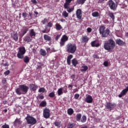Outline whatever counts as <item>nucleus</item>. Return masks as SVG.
Returning <instances> with one entry per match:
<instances>
[{
    "label": "nucleus",
    "instance_id": "54",
    "mask_svg": "<svg viewBox=\"0 0 128 128\" xmlns=\"http://www.w3.org/2000/svg\"><path fill=\"white\" fill-rule=\"evenodd\" d=\"M73 56L72 54H70L69 56H68L67 60H70L72 58Z\"/></svg>",
    "mask_w": 128,
    "mask_h": 128
},
{
    "label": "nucleus",
    "instance_id": "50",
    "mask_svg": "<svg viewBox=\"0 0 128 128\" xmlns=\"http://www.w3.org/2000/svg\"><path fill=\"white\" fill-rule=\"evenodd\" d=\"M31 2H32V4H38L36 0H31Z\"/></svg>",
    "mask_w": 128,
    "mask_h": 128
},
{
    "label": "nucleus",
    "instance_id": "12",
    "mask_svg": "<svg viewBox=\"0 0 128 128\" xmlns=\"http://www.w3.org/2000/svg\"><path fill=\"white\" fill-rule=\"evenodd\" d=\"M92 100H94V99H92V97L90 95H88L85 98V102L88 104H92Z\"/></svg>",
    "mask_w": 128,
    "mask_h": 128
},
{
    "label": "nucleus",
    "instance_id": "15",
    "mask_svg": "<svg viewBox=\"0 0 128 128\" xmlns=\"http://www.w3.org/2000/svg\"><path fill=\"white\" fill-rule=\"evenodd\" d=\"M30 90L34 92L36 90H38V86L34 84H30Z\"/></svg>",
    "mask_w": 128,
    "mask_h": 128
},
{
    "label": "nucleus",
    "instance_id": "39",
    "mask_svg": "<svg viewBox=\"0 0 128 128\" xmlns=\"http://www.w3.org/2000/svg\"><path fill=\"white\" fill-rule=\"evenodd\" d=\"M62 16H64V18H68V13L66 12V11H64L62 13Z\"/></svg>",
    "mask_w": 128,
    "mask_h": 128
},
{
    "label": "nucleus",
    "instance_id": "33",
    "mask_svg": "<svg viewBox=\"0 0 128 128\" xmlns=\"http://www.w3.org/2000/svg\"><path fill=\"white\" fill-rule=\"evenodd\" d=\"M92 16L94 18H97L98 16H100V13L98 12H95L92 13Z\"/></svg>",
    "mask_w": 128,
    "mask_h": 128
},
{
    "label": "nucleus",
    "instance_id": "51",
    "mask_svg": "<svg viewBox=\"0 0 128 128\" xmlns=\"http://www.w3.org/2000/svg\"><path fill=\"white\" fill-rule=\"evenodd\" d=\"M48 26L49 28H52V22H49L47 25Z\"/></svg>",
    "mask_w": 128,
    "mask_h": 128
},
{
    "label": "nucleus",
    "instance_id": "49",
    "mask_svg": "<svg viewBox=\"0 0 128 128\" xmlns=\"http://www.w3.org/2000/svg\"><path fill=\"white\" fill-rule=\"evenodd\" d=\"M10 70H8L4 72V74H5V76H8V74H10Z\"/></svg>",
    "mask_w": 128,
    "mask_h": 128
},
{
    "label": "nucleus",
    "instance_id": "35",
    "mask_svg": "<svg viewBox=\"0 0 128 128\" xmlns=\"http://www.w3.org/2000/svg\"><path fill=\"white\" fill-rule=\"evenodd\" d=\"M68 114L70 116H72L74 114V110L72 108H69L68 110Z\"/></svg>",
    "mask_w": 128,
    "mask_h": 128
},
{
    "label": "nucleus",
    "instance_id": "60",
    "mask_svg": "<svg viewBox=\"0 0 128 128\" xmlns=\"http://www.w3.org/2000/svg\"><path fill=\"white\" fill-rule=\"evenodd\" d=\"M44 96H39V98H40V100H44Z\"/></svg>",
    "mask_w": 128,
    "mask_h": 128
},
{
    "label": "nucleus",
    "instance_id": "41",
    "mask_svg": "<svg viewBox=\"0 0 128 128\" xmlns=\"http://www.w3.org/2000/svg\"><path fill=\"white\" fill-rule=\"evenodd\" d=\"M86 0H78V4H84Z\"/></svg>",
    "mask_w": 128,
    "mask_h": 128
},
{
    "label": "nucleus",
    "instance_id": "34",
    "mask_svg": "<svg viewBox=\"0 0 128 128\" xmlns=\"http://www.w3.org/2000/svg\"><path fill=\"white\" fill-rule=\"evenodd\" d=\"M76 120H78V122H80V118H82V114H78L76 115Z\"/></svg>",
    "mask_w": 128,
    "mask_h": 128
},
{
    "label": "nucleus",
    "instance_id": "48",
    "mask_svg": "<svg viewBox=\"0 0 128 128\" xmlns=\"http://www.w3.org/2000/svg\"><path fill=\"white\" fill-rule=\"evenodd\" d=\"M73 126H74V124H68V128H72Z\"/></svg>",
    "mask_w": 128,
    "mask_h": 128
},
{
    "label": "nucleus",
    "instance_id": "16",
    "mask_svg": "<svg viewBox=\"0 0 128 128\" xmlns=\"http://www.w3.org/2000/svg\"><path fill=\"white\" fill-rule=\"evenodd\" d=\"M16 92L17 94L19 95L22 94L23 92L20 88V86L16 90Z\"/></svg>",
    "mask_w": 128,
    "mask_h": 128
},
{
    "label": "nucleus",
    "instance_id": "1",
    "mask_svg": "<svg viewBox=\"0 0 128 128\" xmlns=\"http://www.w3.org/2000/svg\"><path fill=\"white\" fill-rule=\"evenodd\" d=\"M116 46V43L112 39H110L108 40L105 42L104 46V50L112 52Z\"/></svg>",
    "mask_w": 128,
    "mask_h": 128
},
{
    "label": "nucleus",
    "instance_id": "9",
    "mask_svg": "<svg viewBox=\"0 0 128 128\" xmlns=\"http://www.w3.org/2000/svg\"><path fill=\"white\" fill-rule=\"evenodd\" d=\"M50 109L46 108L43 111V116L44 118H48L50 116Z\"/></svg>",
    "mask_w": 128,
    "mask_h": 128
},
{
    "label": "nucleus",
    "instance_id": "46",
    "mask_svg": "<svg viewBox=\"0 0 128 128\" xmlns=\"http://www.w3.org/2000/svg\"><path fill=\"white\" fill-rule=\"evenodd\" d=\"M2 128H10V126L6 124H5L2 126Z\"/></svg>",
    "mask_w": 128,
    "mask_h": 128
},
{
    "label": "nucleus",
    "instance_id": "40",
    "mask_svg": "<svg viewBox=\"0 0 128 128\" xmlns=\"http://www.w3.org/2000/svg\"><path fill=\"white\" fill-rule=\"evenodd\" d=\"M46 101H42L40 104V106H42L43 108L46 106Z\"/></svg>",
    "mask_w": 128,
    "mask_h": 128
},
{
    "label": "nucleus",
    "instance_id": "10",
    "mask_svg": "<svg viewBox=\"0 0 128 128\" xmlns=\"http://www.w3.org/2000/svg\"><path fill=\"white\" fill-rule=\"evenodd\" d=\"M76 16L78 20H82V10L78 8L76 11Z\"/></svg>",
    "mask_w": 128,
    "mask_h": 128
},
{
    "label": "nucleus",
    "instance_id": "44",
    "mask_svg": "<svg viewBox=\"0 0 128 128\" xmlns=\"http://www.w3.org/2000/svg\"><path fill=\"white\" fill-rule=\"evenodd\" d=\"M48 22V20L46 18H44L43 20L42 21V22L43 24H46V22Z\"/></svg>",
    "mask_w": 128,
    "mask_h": 128
},
{
    "label": "nucleus",
    "instance_id": "24",
    "mask_svg": "<svg viewBox=\"0 0 128 128\" xmlns=\"http://www.w3.org/2000/svg\"><path fill=\"white\" fill-rule=\"evenodd\" d=\"M108 16H110V18L112 20H114V12H109L108 13Z\"/></svg>",
    "mask_w": 128,
    "mask_h": 128
},
{
    "label": "nucleus",
    "instance_id": "29",
    "mask_svg": "<svg viewBox=\"0 0 128 128\" xmlns=\"http://www.w3.org/2000/svg\"><path fill=\"white\" fill-rule=\"evenodd\" d=\"M40 54H41V56H46V50L44 49H40Z\"/></svg>",
    "mask_w": 128,
    "mask_h": 128
},
{
    "label": "nucleus",
    "instance_id": "57",
    "mask_svg": "<svg viewBox=\"0 0 128 128\" xmlns=\"http://www.w3.org/2000/svg\"><path fill=\"white\" fill-rule=\"evenodd\" d=\"M2 84H6V78H4L2 80Z\"/></svg>",
    "mask_w": 128,
    "mask_h": 128
},
{
    "label": "nucleus",
    "instance_id": "28",
    "mask_svg": "<svg viewBox=\"0 0 128 128\" xmlns=\"http://www.w3.org/2000/svg\"><path fill=\"white\" fill-rule=\"evenodd\" d=\"M72 62L74 66H76V64H78V62L76 58L72 60Z\"/></svg>",
    "mask_w": 128,
    "mask_h": 128
},
{
    "label": "nucleus",
    "instance_id": "22",
    "mask_svg": "<svg viewBox=\"0 0 128 128\" xmlns=\"http://www.w3.org/2000/svg\"><path fill=\"white\" fill-rule=\"evenodd\" d=\"M24 62H25V64H28L30 62V57L28 56H25L23 58Z\"/></svg>",
    "mask_w": 128,
    "mask_h": 128
},
{
    "label": "nucleus",
    "instance_id": "26",
    "mask_svg": "<svg viewBox=\"0 0 128 128\" xmlns=\"http://www.w3.org/2000/svg\"><path fill=\"white\" fill-rule=\"evenodd\" d=\"M22 121L20 119L16 118L14 122V126H16V124H22Z\"/></svg>",
    "mask_w": 128,
    "mask_h": 128
},
{
    "label": "nucleus",
    "instance_id": "17",
    "mask_svg": "<svg viewBox=\"0 0 128 128\" xmlns=\"http://www.w3.org/2000/svg\"><path fill=\"white\" fill-rule=\"evenodd\" d=\"M12 36L14 40L17 41L18 40V34L16 32L12 33Z\"/></svg>",
    "mask_w": 128,
    "mask_h": 128
},
{
    "label": "nucleus",
    "instance_id": "55",
    "mask_svg": "<svg viewBox=\"0 0 128 128\" xmlns=\"http://www.w3.org/2000/svg\"><path fill=\"white\" fill-rule=\"evenodd\" d=\"M87 32H92V28H87Z\"/></svg>",
    "mask_w": 128,
    "mask_h": 128
},
{
    "label": "nucleus",
    "instance_id": "2",
    "mask_svg": "<svg viewBox=\"0 0 128 128\" xmlns=\"http://www.w3.org/2000/svg\"><path fill=\"white\" fill-rule=\"evenodd\" d=\"M99 32L102 38H108L110 34V29L108 28H106V26H100L99 28Z\"/></svg>",
    "mask_w": 128,
    "mask_h": 128
},
{
    "label": "nucleus",
    "instance_id": "19",
    "mask_svg": "<svg viewBox=\"0 0 128 128\" xmlns=\"http://www.w3.org/2000/svg\"><path fill=\"white\" fill-rule=\"evenodd\" d=\"M88 40H90V38L88 36H82V42L86 43L88 42Z\"/></svg>",
    "mask_w": 128,
    "mask_h": 128
},
{
    "label": "nucleus",
    "instance_id": "3",
    "mask_svg": "<svg viewBox=\"0 0 128 128\" xmlns=\"http://www.w3.org/2000/svg\"><path fill=\"white\" fill-rule=\"evenodd\" d=\"M76 50V45L72 43H68L66 46V51L68 54H74Z\"/></svg>",
    "mask_w": 128,
    "mask_h": 128
},
{
    "label": "nucleus",
    "instance_id": "52",
    "mask_svg": "<svg viewBox=\"0 0 128 128\" xmlns=\"http://www.w3.org/2000/svg\"><path fill=\"white\" fill-rule=\"evenodd\" d=\"M104 66H108V62L106 61L104 62Z\"/></svg>",
    "mask_w": 128,
    "mask_h": 128
},
{
    "label": "nucleus",
    "instance_id": "8",
    "mask_svg": "<svg viewBox=\"0 0 128 128\" xmlns=\"http://www.w3.org/2000/svg\"><path fill=\"white\" fill-rule=\"evenodd\" d=\"M108 4L110 10H116V8H118V6L116 5V3L112 0L108 1Z\"/></svg>",
    "mask_w": 128,
    "mask_h": 128
},
{
    "label": "nucleus",
    "instance_id": "47",
    "mask_svg": "<svg viewBox=\"0 0 128 128\" xmlns=\"http://www.w3.org/2000/svg\"><path fill=\"white\" fill-rule=\"evenodd\" d=\"M80 98V94H74V98L76 100H78Z\"/></svg>",
    "mask_w": 128,
    "mask_h": 128
},
{
    "label": "nucleus",
    "instance_id": "31",
    "mask_svg": "<svg viewBox=\"0 0 128 128\" xmlns=\"http://www.w3.org/2000/svg\"><path fill=\"white\" fill-rule=\"evenodd\" d=\"M24 42H32V38H30V36H26L24 38Z\"/></svg>",
    "mask_w": 128,
    "mask_h": 128
},
{
    "label": "nucleus",
    "instance_id": "59",
    "mask_svg": "<svg viewBox=\"0 0 128 128\" xmlns=\"http://www.w3.org/2000/svg\"><path fill=\"white\" fill-rule=\"evenodd\" d=\"M71 78H72V80H74V78H76V75L74 74H72L70 76Z\"/></svg>",
    "mask_w": 128,
    "mask_h": 128
},
{
    "label": "nucleus",
    "instance_id": "5",
    "mask_svg": "<svg viewBox=\"0 0 128 128\" xmlns=\"http://www.w3.org/2000/svg\"><path fill=\"white\" fill-rule=\"evenodd\" d=\"M26 120L28 124H31L32 126H34V124H36V120L32 116H27L26 118Z\"/></svg>",
    "mask_w": 128,
    "mask_h": 128
},
{
    "label": "nucleus",
    "instance_id": "58",
    "mask_svg": "<svg viewBox=\"0 0 128 128\" xmlns=\"http://www.w3.org/2000/svg\"><path fill=\"white\" fill-rule=\"evenodd\" d=\"M67 64H68L69 66H70V60L67 59Z\"/></svg>",
    "mask_w": 128,
    "mask_h": 128
},
{
    "label": "nucleus",
    "instance_id": "11",
    "mask_svg": "<svg viewBox=\"0 0 128 128\" xmlns=\"http://www.w3.org/2000/svg\"><path fill=\"white\" fill-rule=\"evenodd\" d=\"M128 92V86L126 87V88L123 90L120 94L118 95L119 98H122L126 96Z\"/></svg>",
    "mask_w": 128,
    "mask_h": 128
},
{
    "label": "nucleus",
    "instance_id": "43",
    "mask_svg": "<svg viewBox=\"0 0 128 128\" xmlns=\"http://www.w3.org/2000/svg\"><path fill=\"white\" fill-rule=\"evenodd\" d=\"M54 96H56V94H54V92H52L48 94V96H50V98H54Z\"/></svg>",
    "mask_w": 128,
    "mask_h": 128
},
{
    "label": "nucleus",
    "instance_id": "4",
    "mask_svg": "<svg viewBox=\"0 0 128 128\" xmlns=\"http://www.w3.org/2000/svg\"><path fill=\"white\" fill-rule=\"evenodd\" d=\"M18 50H19L17 54V58H20V60H22V58H24V54H26V48L24 46H20L18 48Z\"/></svg>",
    "mask_w": 128,
    "mask_h": 128
},
{
    "label": "nucleus",
    "instance_id": "42",
    "mask_svg": "<svg viewBox=\"0 0 128 128\" xmlns=\"http://www.w3.org/2000/svg\"><path fill=\"white\" fill-rule=\"evenodd\" d=\"M46 92V88H41L38 90L39 92Z\"/></svg>",
    "mask_w": 128,
    "mask_h": 128
},
{
    "label": "nucleus",
    "instance_id": "53",
    "mask_svg": "<svg viewBox=\"0 0 128 128\" xmlns=\"http://www.w3.org/2000/svg\"><path fill=\"white\" fill-rule=\"evenodd\" d=\"M22 16L24 18H26L28 16V14H26V12H23Z\"/></svg>",
    "mask_w": 128,
    "mask_h": 128
},
{
    "label": "nucleus",
    "instance_id": "45",
    "mask_svg": "<svg viewBox=\"0 0 128 128\" xmlns=\"http://www.w3.org/2000/svg\"><path fill=\"white\" fill-rule=\"evenodd\" d=\"M46 52H47L52 53V52H56V50L52 51V50H50V48H46Z\"/></svg>",
    "mask_w": 128,
    "mask_h": 128
},
{
    "label": "nucleus",
    "instance_id": "63",
    "mask_svg": "<svg viewBox=\"0 0 128 128\" xmlns=\"http://www.w3.org/2000/svg\"><path fill=\"white\" fill-rule=\"evenodd\" d=\"M37 68H38V70L42 68V65H38Z\"/></svg>",
    "mask_w": 128,
    "mask_h": 128
},
{
    "label": "nucleus",
    "instance_id": "7",
    "mask_svg": "<svg viewBox=\"0 0 128 128\" xmlns=\"http://www.w3.org/2000/svg\"><path fill=\"white\" fill-rule=\"evenodd\" d=\"M68 37L66 35H64L61 38L60 41V46H64V44H66V42H68Z\"/></svg>",
    "mask_w": 128,
    "mask_h": 128
},
{
    "label": "nucleus",
    "instance_id": "62",
    "mask_svg": "<svg viewBox=\"0 0 128 128\" xmlns=\"http://www.w3.org/2000/svg\"><path fill=\"white\" fill-rule=\"evenodd\" d=\"M64 90H63L65 94L68 92V90H66V88H64Z\"/></svg>",
    "mask_w": 128,
    "mask_h": 128
},
{
    "label": "nucleus",
    "instance_id": "21",
    "mask_svg": "<svg viewBox=\"0 0 128 128\" xmlns=\"http://www.w3.org/2000/svg\"><path fill=\"white\" fill-rule=\"evenodd\" d=\"M44 38L45 40H46L47 42H50V40H52V38H50V36L46 34H44Z\"/></svg>",
    "mask_w": 128,
    "mask_h": 128
},
{
    "label": "nucleus",
    "instance_id": "37",
    "mask_svg": "<svg viewBox=\"0 0 128 128\" xmlns=\"http://www.w3.org/2000/svg\"><path fill=\"white\" fill-rule=\"evenodd\" d=\"M54 124L55 126H57V128H60V122L58 121H56L54 122Z\"/></svg>",
    "mask_w": 128,
    "mask_h": 128
},
{
    "label": "nucleus",
    "instance_id": "32",
    "mask_svg": "<svg viewBox=\"0 0 128 128\" xmlns=\"http://www.w3.org/2000/svg\"><path fill=\"white\" fill-rule=\"evenodd\" d=\"M63 90H63L62 88H60L59 89H58V96H62V94H64Z\"/></svg>",
    "mask_w": 128,
    "mask_h": 128
},
{
    "label": "nucleus",
    "instance_id": "38",
    "mask_svg": "<svg viewBox=\"0 0 128 128\" xmlns=\"http://www.w3.org/2000/svg\"><path fill=\"white\" fill-rule=\"evenodd\" d=\"M81 122H86V116H83L80 120Z\"/></svg>",
    "mask_w": 128,
    "mask_h": 128
},
{
    "label": "nucleus",
    "instance_id": "13",
    "mask_svg": "<svg viewBox=\"0 0 128 128\" xmlns=\"http://www.w3.org/2000/svg\"><path fill=\"white\" fill-rule=\"evenodd\" d=\"M20 86L22 92H24L25 94L28 92V87L24 85H20Z\"/></svg>",
    "mask_w": 128,
    "mask_h": 128
},
{
    "label": "nucleus",
    "instance_id": "25",
    "mask_svg": "<svg viewBox=\"0 0 128 128\" xmlns=\"http://www.w3.org/2000/svg\"><path fill=\"white\" fill-rule=\"evenodd\" d=\"M72 2V0H65V3L64 4V6L66 7H67L70 4V3Z\"/></svg>",
    "mask_w": 128,
    "mask_h": 128
},
{
    "label": "nucleus",
    "instance_id": "23",
    "mask_svg": "<svg viewBox=\"0 0 128 128\" xmlns=\"http://www.w3.org/2000/svg\"><path fill=\"white\" fill-rule=\"evenodd\" d=\"M56 30H60L62 29V26L60 24L56 23L55 25Z\"/></svg>",
    "mask_w": 128,
    "mask_h": 128
},
{
    "label": "nucleus",
    "instance_id": "56",
    "mask_svg": "<svg viewBox=\"0 0 128 128\" xmlns=\"http://www.w3.org/2000/svg\"><path fill=\"white\" fill-rule=\"evenodd\" d=\"M60 38V34L57 35L56 38V40H58V38Z\"/></svg>",
    "mask_w": 128,
    "mask_h": 128
},
{
    "label": "nucleus",
    "instance_id": "20",
    "mask_svg": "<svg viewBox=\"0 0 128 128\" xmlns=\"http://www.w3.org/2000/svg\"><path fill=\"white\" fill-rule=\"evenodd\" d=\"M91 46L93 47L96 46V48H98L100 44L98 43L96 44V41L94 40L91 42Z\"/></svg>",
    "mask_w": 128,
    "mask_h": 128
},
{
    "label": "nucleus",
    "instance_id": "6",
    "mask_svg": "<svg viewBox=\"0 0 128 128\" xmlns=\"http://www.w3.org/2000/svg\"><path fill=\"white\" fill-rule=\"evenodd\" d=\"M105 106L107 110H112L116 106V105L114 102H108L106 103Z\"/></svg>",
    "mask_w": 128,
    "mask_h": 128
},
{
    "label": "nucleus",
    "instance_id": "27",
    "mask_svg": "<svg viewBox=\"0 0 128 128\" xmlns=\"http://www.w3.org/2000/svg\"><path fill=\"white\" fill-rule=\"evenodd\" d=\"M64 8L67 10L68 12H72L74 11V8H70V6H68L67 7H66L65 6H64Z\"/></svg>",
    "mask_w": 128,
    "mask_h": 128
},
{
    "label": "nucleus",
    "instance_id": "18",
    "mask_svg": "<svg viewBox=\"0 0 128 128\" xmlns=\"http://www.w3.org/2000/svg\"><path fill=\"white\" fill-rule=\"evenodd\" d=\"M116 42L118 46H124V42L122 40L120 39H117L116 40Z\"/></svg>",
    "mask_w": 128,
    "mask_h": 128
},
{
    "label": "nucleus",
    "instance_id": "36",
    "mask_svg": "<svg viewBox=\"0 0 128 128\" xmlns=\"http://www.w3.org/2000/svg\"><path fill=\"white\" fill-rule=\"evenodd\" d=\"M82 68H83V69L81 70V72H86V70H88V68L87 66H84V64L82 66Z\"/></svg>",
    "mask_w": 128,
    "mask_h": 128
},
{
    "label": "nucleus",
    "instance_id": "61",
    "mask_svg": "<svg viewBox=\"0 0 128 128\" xmlns=\"http://www.w3.org/2000/svg\"><path fill=\"white\" fill-rule=\"evenodd\" d=\"M93 58H98V54L93 55Z\"/></svg>",
    "mask_w": 128,
    "mask_h": 128
},
{
    "label": "nucleus",
    "instance_id": "64",
    "mask_svg": "<svg viewBox=\"0 0 128 128\" xmlns=\"http://www.w3.org/2000/svg\"><path fill=\"white\" fill-rule=\"evenodd\" d=\"M3 66H8V62H6V64H4Z\"/></svg>",
    "mask_w": 128,
    "mask_h": 128
},
{
    "label": "nucleus",
    "instance_id": "14",
    "mask_svg": "<svg viewBox=\"0 0 128 128\" xmlns=\"http://www.w3.org/2000/svg\"><path fill=\"white\" fill-rule=\"evenodd\" d=\"M21 32L22 34H20V36H24V34H26L28 32V28L27 27H24Z\"/></svg>",
    "mask_w": 128,
    "mask_h": 128
},
{
    "label": "nucleus",
    "instance_id": "30",
    "mask_svg": "<svg viewBox=\"0 0 128 128\" xmlns=\"http://www.w3.org/2000/svg\"><path fill=\"white\" fill-rule=\"evenodd\" d=\"M30 34L31 38L32 36H36V32H34V29H32L30 32Z\"/></svg>",
    "mask_w": 128,
    "mask_h": 128
}]
</instances>
